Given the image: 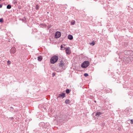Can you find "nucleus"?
<instances>
[{"mask_svg": "<svg viewBox=\"0 0 133 133\" xmlns=\"http://www.w3.org/2000/svg\"><path fill=\"white\" fill-rule=\"evenodd\" d=\"M131 51H126L125 52V55L123 57V58L124 61L127 62L129 60H130L129 59L130 57V55H131Z\"/></svg>", "mask_w": 133, "mask_h": 133, "instance_id": "1", "label": "nucleus"}, {"mask_svg": "<svg viewBox=\"0 0 133 133\" xmlns=\"http://www.w3.org/2000/svg\"><path fill=\"white\" fill-rule=\"evenodd\" d=\"M58 59V57L56 55L53 56L50 59V62L51 63L54 64L57 62Z\"/></svg>", "mask_w": 133, "mask_h": 133, "instance_id": "2", "label": "nucleus"}, {"mask_svg": "<svg viewBox=\"0 0 133 133\" xmlns=\"http://www.w3.org/2000/svg\"><path fill=\"white\" fill-rule=\"evenodd\" d=\"M90 63L88 61H84L81 64V66L83 68H85L89 65Z\"/></svg>", "mask_w": 133, "mask_h": 133, "instance_id": "3", "label": "nucleus"}, {"mask_svg": "<svg viewBox=\"0 0 133 133\" xmlns=\"http://www.w3.org/2000/svg\"><path fill=\"white\" fill-rule=\"evenodd\" d=\"M65 64L62 61H61L60 62V63L59 64V68L63 70H64L65 69Z\"/></svg>", "mask_w": 133, "mask_h": 133, "instance_id": "4", "label": "nucleus"}, {"mask_svg": "<svg viewBox=\"0 0 133 133\" xmlns=\"http://www.w3.org/2000/svg\"><path fill=\"white\" fill-rule=\"evenodd\" d=\"M65 93H62L59 94L57 97V98L58 99L59 98H63L65 97Z\"/></svg>", "mask_w": 133, "mask_h": 133, "instance_id": "5", "label": "nucleus"}, {"mask_svg": "<svg viewBox=\"0 0 133 133\" xmlns=\"http://www.w3.org/2000/svg\"><path fill=\"white\" fill-rule=\"evenodd\" d=\"M61 33L60 32L57 31L55 33V37L56 38H58L61 36Z\"/></svg>", "mask_w": 133, "mask_h": 133, "instance_id": "6", "label": "nucleus"}, {"mask_svg": "<svg viewBox=\"0 0 133 133\" xmlns=\"http://www.w3.org/2000/svg\"><path fill=\"white\" fill-rule=\"evenodd\" d=\"M11 53L14 54L16 52V49L14 47H12L10 50Z\"/></svg>", "mask_w": 133, "mask_h": 133, "instance_id": "7", "label": "nucleus"}, {"mask_svg": "<svg viewBox=\"0 0 133 133\" xmlns=\"http://www.w3.org/2000/svg\"><path fill=\"white\" fill-rule=\"evenodd\" d=\"M66 53L68 55H69L70 53V48L69 47L65 49Z\"/></svg>", "mask_w": 133, "mask_h": 133, "instance_id": "8", "label": "nucleus"}, {"mask_svg": "<svg viewBox=\"0 0 133 133\" xmlns=\"http://www.w3.org/2000/svg\"><path fill=\"white\" fill-rule=\"evenodd\" d=\"M102 114V113L100 112H97L95 114V116H96L97 117H99Z\"/></svg>", "mask_w": 133, "mask_h": 133, "instance_id": "9", "label": "nucleus"}, {"mask_svg": "<svg viewBox=\"0 0 133 133\" xmlns=\"http://www.w3.org/2000/svg\"><path fill=\"white\" fill-rule=\"evenodd\" d=\"M68 38L70 40H72L73 39L72 36L70 35H69L68 36Z\"/></svg>", "mask_w": 133, "mask_h": 133, "instance_id": "10", "label": "nucleus"}, {"mask_svg": "<svg viewBox=\"0 0 133 133\" xmlns=\"http://www.w3.org/2000/svg\"><path fill=\"white\" fill-rule=\"evenodd\" d=\"M56 71L57 72H61L63 70H62V69L60 68H59V69H57L56 70Z\"/></svg>", "mask_w": 133, "mask_h": 133, "instance_id": "11", "label": "nucleus"}, {"mask_svg": "<svg viewBox=\"0 0 133 133\" xmlns=\"http://www.w3.org/2000/svg\"><path fill=\"white\" fill-rule=\"evenodd\" d=\"M71 91V90L69 89H67L66 90V92L67 94H69Z\"/></svg>", "mask_w": 133, "mask_h": 133, "instance_id": "12", "label": "nucleus"}, {"mask_svg": "<svg viewBox=\"0 0 133 133\" xmlns=\"http://www.w3.org/2000/svg\"><path fill=\"white\" fill-rule=\"evenodd\" d=\"M75 23V22L74 20H72L71 22V25H74Z\"/></svg>", "mask_w": 133, "mask_h": 133, "instance_id": "13", "label": "nucleus"}, {"mask_svg": "<svg viewBox=\"0 0 133 133\" xmlns=\"http://www.w3.org/2000/svg\"><path fill=\"white\" fill-rule=\"evenodd\" d=\"M42 59V57L41 56H39L38 57V61H41Z\"/></svg>", "mask_w": 133, "mask_h": 133, "instance_id": "14", "label": "nucleus"}, {"mask_svg": "<svg viewBox=\"0 0 133 133\" xmlns=\"http://www.w3.org/2000/svg\"><path fill=\"white\" fill-rule=\"evenodd\" d=\"M70 101L69 100L67 99L65 101V103L66 104H69L70 103Z\"/></svg>", "mask_w": 133, "mask_h": 133, "instance_id": "15", "label": "nucleus"}, {"mask_svg": "<svg viewBox=\"0 0 133 133\" xmlns=\"http://www.w3.org/2000/svg\"><path fill=\"white\" fill-rule=\"evenodd\" d=\"M11 5L10 4H8L6 6V8L8 9H10L11 8Z\"/></svg>", "mask_w": 133, "mask_h": 133, "instance_id": "16", "label": "nucleus"}, {"mask_svg": "<svg viewBox=\"0 0 133 133\" xmlns=\"http://www.w3.org/2000/svg\"><path fill=\"white\" fill-rule=\"evenodd\" d=\"M17 1L16 0H14L12 1V3L14 5H16L17 4Z\"/></svg>", "mask_w": 133, "mask_h": 133, "instance_id": "17", "label": "nucleus"}, {"mask_svg": "<svg viewBox=\"0 0 133 133\" xmlns=\"http://www.w3.org/2000/svg\"><path fill=\"white\" fill-rule=\"evenodd\" d=\"M39 8V6L37 4H36L35 6V9L36 10H38Z\"/></svg>", "mask_w": 133, "mask_h": 133, "instance_id": "18", "label": "nucleus"}, {"mask_svg": "<svg viewBox=\"0 0 133 133\" xmlns=\"http://www.w3.org/2000/svg\"><path fill=\"white\" fill-rule=\"evenodd\" d=\"M95 43L94 41H92L91 43H90V45H93L95 44Z\"/></svg>", "mask_w": 133, "mask_h": 133, "instance_id": "19", "label": "nucleus"}, {"mask_svg": "<svg viewBox=\"0 0 133 133\" xmlns=\"http://www.w3.org/2000/svg\"><path fill=\"white\" fill-rule=\"evenodd\" d=\"M61 50H64V49H65V48L63 47L62 45H61Z\"/></svg>", "mask_w": 133, "mask_h": 133, "instance_id": "20", "label": "nucleus"}, {"mask_svg": "<svg viewBox=\"0 0 133 133\" xmlns=\"http://www.w3.org/2000/svg\"><path fill=\"white\" fill-rule=\"evenodd\" d=\"M3 22V19L2 18H1L0 19V22L2 23Z\"/></svg>", "mask_w": 133, "mask_h": 133, "instance_id": "21", "label": "nucleus"}, {"mask_svg": "<svg viewBox=\"0 0 133 133\" xmlns=\"http://www.w3.org/2000/svg\"><path fill=\"white\" fill-rule=\"evenodd\" d=\"M88 76V74L87 73H85L84 74V76L85 77H87Z\"/></svg>", "mask_w": 133, "mask_h": 133, "instance_id": "22", "label": "nucleus"}, {"mask_svg": "<svg viewBox=\"0 0 133 133\" xmlns=\"http://www.w3.org/2000/svg\"><path fill=\"white\" fill-rule=\"evenodd\" d=\"M11 63V62L9 61H7V64L8 65L10 64Z\"/></svg>", "mask_w": 133, "mask_h": 133, "instance_id": "23", "label": "nucleus"}, {"mask_svg": "<svg viewBox=\"0 0 133 133\" xmlns=\"http://www.w3.org/2000/svg\"><path fill=\"white\" fill-rule=\"evenodd\" d=\"M55 74H56L55 72H53L52 74V76L53 77L55 75Z\"/></svg>", "mask_w": 133, "mask_h": 133, "instance_id": "24", "label": "nucleus"}, {"mask_svg": "<svg viewBox=\"0 0 133 133\" xmlns=\"http://www.w3.org/2000/svg\"><path fill=\"white\" fill-rule=\"evenodd\" d=\"M130 121H131L130 123L131 124H133V119H131L130 120Z\"/></svg>", "mask_w": 133, "mask_h": 133, "instance_id": "25", "label": "nucleus"}, {"mask_svg": "<svg viewBox=\"0 0 133 133\" xmlns=\"http://www.w3.org/2000/svg\"><path fill=\"white\" fill-rule=\"evenodd\" d=\"M10 108H11V109H10V110L11 111H13V110L14 109V108H13V107H10Z\"/></svg>", "mask_w": 133, "mask_h": 133, "instance_id": "26", "label": "nucleus"}, {"mask_svg": "<svg viewBox=\"0 0 133 133\" xmlns=\"http://www.w3.org/2000/svg\"><path fill=\"white\" fill-rule=\"evenodd\" d=\"M2 6V5L0 4V8H1Z\"/></svg>", "mask_w": 133, "mask_h": 133, "instance_id": "27", "label": "nucleus"}, {"mask_svg": "<svg viewBox=\"0 0 133 133\" xmlns=\"http://www.w3.org/2000/svg\"><path fill=\"white\" fill-rule=\"evenodd\" d=\"M11 120H12L13 119H14V118L13 117H12V118H11Z\"/></svg>", "mask_w": 133, "mask_h": 133, "instance_id": "28", "label": "nucleus"}, {"mask_svg": "<svg viewBox=\"0 0 133 133\" xmlns=\"http://www.w3.org/2000/svg\"><path fill=\"white\" fill-rule=\"evenodd\" d=\"M95 102H96V101H95Z\"/></svg>", "mask_w": 133, "mask_h": 133, "instance_id": "29", "label": "nucleus"}]
</instances>
